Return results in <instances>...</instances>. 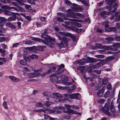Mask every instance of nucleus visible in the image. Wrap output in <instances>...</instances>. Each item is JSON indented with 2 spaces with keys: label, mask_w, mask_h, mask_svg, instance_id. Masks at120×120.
<instances>
[{
  "label": "nucleus",
  "mask_w": 120,
  "mask_h": 120,
  "mask_svg": "<svg viewBox=\"0 0 120 120\" xmlns=\"http://www.w3.org/2000/svg\"><path fill=\"white\" fill-rule=\"evenodd\" d=\"M66 15L68 16L73 18H77V16L83 18L84 17V16L83 15L78 13L73 12L70 9H69L67 10V13L66 14Z\"/></svg>",
  "instance_id": "obj_1"
},
{
  "label": "nucleus",
  "mask_w": 120,
  "mask_h": 120,
  "mask_svg": "<svg viewBox=\"0 0 120 120\" xmlns=\"http://www.w3.org/2000/svg\"><path fill=\"white\" fill-rule=\"evenodd\" d=\"M110 99H108L106 103L105 104L104 107H101V106H99V108H101V109L103 111V112L105 113L106 114L109 116H111L112 115V114L110 112H109V106L110 104L108 101H110Z\"/></svg>",
  "instance_id": "obj_2"
},
{
  "label": "nucleus",
  "mask_w": 120,
  "mask_h": 120,
  "mask_svg": "<svg viewBox=\"0 0 120 120\" xmlns=\"http://www.w3.org/2000/svg\"><path fill=\"white\" fill-rule=\"evenodd\" d=\"M65 76L63 75H60L59 77V78L60 79H62L58 81H57V82H56L57 83H63L64 85L67 86H69L72 84V82H67L68 81V80L64 79L65 78Z\"/></svg>",
  "instance_id": "obj_3"
},
{
  "label": "nucleus",
  "mask_w": 120,
  "mask_h": 120,
  "mask_svg": "<svg viewBox=\"0 0 120 120\" xmlns=\"http://www.w3.org/2000/svg\"><path fill=\"white\" fill-rule=\"evenodd\" d=\"M79 94L78 93H75L73 94H64V96L68 98L69 97L70 98L72 99H76L78 100H79V99L78 96L79 95Z\"/></svg>",
  "instance_id": "obj_4"
},
{
  "label": "nucleus",
  "mask_w": 120,
  "mask_h": 120,
  "mask_svg": "<svg viewBox=\"0 0 120 120\" xmlns=\"http://www.w3.org/2000/svg\"><path fill=\"white\" fill-rule=\"evenodd\" d=\"M57 37L60 40L61 42L63 41L66 46H68V39H67L64 37H61L60 36L57 34H56Z\"/></svg>",
  "instance_id": "obj_5"
},
{
  "label": "nucleus",
  "mask_w": 120,
  "mask_h": 120,
  "mask_svg": "<svg viewBox=\"0 0 120 120\" xmlns=\"http://www.w3.org/2000/svg\"><path fill=\"white\" fill-rule=\"evenodd\" d=\"M73 7L72 8V9L74 11L80 12L83 11V9L82 8L79 7L78 5L75 4H73Z\"/></svg>",
  "instance_id": "obj_6"
},
{
  "label": "nucleus",
  "mask_w": 120,
  "mask_h": 120,
  "mask_svg": "<svg viewBox=\"0 0 120 120\" xmlns=\"http://www.w3.org/2000/svg\"><path fill=\"white\" fill-rule=\"evenodd\" d=\"M50 81L52 82H56L58 80V78L55 74H53L49 76Z\"/></svg>",
  "instance_id": "obj_7"
},
{
  "label": "nucleus",
  "mask_w": 120,
  "mask_h": 120,
  "mask_svg": "<svg viewBox=\"0 0 120 120\" xmlns=\"http://www.w3.org/2000/svg\"><path fill=\"white\" fill-rule=\"evenodd\" d=\"M1 8L2 9H6L8 10L13 9L17 12H19L18 9L15 7H9L7 5H4L1 6Z\"/></svg>",
  "instance_id": "obj_8"
},
{
  "label": "nucleus",
  "mask_w": 120,
  "mask_h": 120,
  "mask_svg": "<svg viewBox=\"0 0 120 120\" xmlns=\"http://www.w3.org/2000/svg\"><path fill=\"white\" fill-rule=\"evenodd\" d=\"M31 39L32 40L38 42H41L46 45H48V44L47 42H46L45 41H44L43 40L40 38L32 37L31 38Z\"/></svg>",
  "instance_id": "obj_9"
},
{
  "label": "nucleus",
  "mask_w": 120,
  "mask_h": 120,
  "mask_svg": "<svg viewBox=\"0 0 120 120\" xmlns=\"http://www.w3.org/2000/svg\"><path fill=\"white\" fill-rule=\"evenodd\" d=\"M110 109V111L114 115H116V112L115 110L114 106L112 102H111Z\"/></svg>",
  "instance_id": "obj_10"
},
{
  "label": "nucleus",
  "mask_w": 120,
  "mask_h": 120,
  "mask_svg": "<svg viewBox=\"0 0 120 120\" xmlns=\"http://www.w3.org/2000/svg\"><path fill=\"white\" fill-rule=\"evenodd\" d=\"M63 112L64 113H67L70 114H77L76 111L69 109H68L67 110H64Z\"/></svg>",
  "instance_id": "obj_11"
},
{
  "label": "nucleus",
  "mask_w": 120,
  "mask_h": 120,
  "mask_svg": "<svg viewBox=\"0 0 120 120\" xmlns=\"http://www.w3.org/2000/svg\"><path fill=\"white\" fill-rule=\"evenodd\" d=\"M51 95V98H61L62 97V95L59 93H53Z\"/></svg>",
  "instance_id": "obj_12"
},
{
  "label": "nucleus",
  "mask_w": 120,
  "mask_h": 120,
  "mask_svg": "<svg viewBox=\"0 0 120 120\" xmlns=\"http://www.w3.org/2000/svg\"><path fill=\"white\" fill-rule=\"evenodd\" d=\"M42 112L44 113L47 114L53 113L54 110H52L49 109L43 108Z\"/></svg>",
  "instance_id": "obj_13"
},
{
  "label": "nucleus",
  "mask_w": 120,
  "mask_h": 120,
  "mask_svg": "<svg viewBox=\"0 0 120 120\" xmlns=\"http://www.w3.org/2000/svg\"><path fill=\"white\" fill-rule=\"evenodd\" d=\"M61 103H63L65 101H68L69 102H72V101L71 100H70V99L68 98L67 97H66L65 98H64V99H60L58 100Z\"/></svg>",
  "instance_id": "obj_14"
},
{
  "label": "nucleus",
  "mask_w": 120,
  "mask_h": 120,
  "mask_svg": "<svg viewBox=\"0 0 120 120\" xmlns=\"http://www.w3.org/2000/svg\"><path fill=\"white\" fill-rule=\"evenodd\" d=\"M35 49L37 50H39L41 51H42L44 50V48H45L46 47L43 45H39L36 47H34Z\"/></svg>",
  "instance_id": "obj_15"
},
{
  "label": "nucleus",
  "mask_w": 120,
  "mask_h": 120,
  "mask_svg": "<svg viewBox=\"0 0 120 120\" xmlns=\"http://www.w3.org/2000/svg\"><path fill=\"white\" fill-rule=\"evenodd\" d=\"M105 30L107 32L113 31L115 32L117 30L115 27H114L105 29Z\"/></svg>",
  "instance_id": "obj_16"
},
{
  "label": "nucleus",
  "mask_w": 120,
  "mask_h": 120,
  "mask_svg": "<svg viewBox=\"0 0 120 120\" xmlns=\"http://www.w3.org/2000/svg\"><path fill=\"white\" fill-rule=\"evenodd\" d=\"M16 16L15 15H13L12 16L9 17L8 20L9 21H15L16 19Z\"/></svg>",
  "instance_id": "obj_17"
},
{
  "label": "nucleus",
  "mask_w": 120,
  "mask_h": 120,
  "mask_svg": "<svg viewBox=\"0 0 120 120\" xmlns=\"http://www.w3.org/2000/svg\"><path fill=\"white\" fill-rule=\"evenodd\" d=\"M96 47L100 49H105V46H107L105 45H103L101 44L100 43H97L95 45Z\"/></svg>",
  "instance_id": "obj_18"
},
{
  "label": "nucleus",
  "mask_w": 120,
  "mask_h": 120,
  "mask_svg": "<svg viewBox=\"0 0 120 120\" xmlns=\"http://www.w3.org/2000/svg\"><path fill=\"white\" fill-rule=\"evenodd\" d=\"M87 60V62L89 63H93L96 61L95 59L89 57L88 58Z\"/></svg>",
  "instance_id": "obj_19"
},
{
  "label": "nucleus",
  "mask_w": 120,
  "mask_h": 120,
  "mask_svg": "<svg viewBox=\"0 0 120 120\" xmlns=\"http://www.w3.org/2000/svg\"><path fill=\"white\" fill-rule=\"evenodd\" d=\"M52 93H50L48 92H45L43 93V95L45 96H48L49 98H51Z\"/></svg>",
  "instance_id": "obj_20"
},
{
  "label": "nucleus",
  "mask_w": 120,
  "mask_h": 120,
  "mask_svg": "<svg viewBox=\"0 0 120 120\" xmlns=\"http://www.w3.org/2000/svg\"><path fill=\"white\" fill-rule=\"evenodd\" d=\"M4 12L6 15L8 16L11 15L12 14L14 13V12H11L10 11L7 10H4Z\"/></svg>",
  "instance_id": "obj_21"
},
{
  "label": "nucleus",
  "mask_w": 120,
  "mask_h": 120,
  "mask_svg": "<svg viewBox=\"0 0 120 120\" xmlns=\"http://www.w3.org/2000/svg\"><path fill=\"white\" fill-rule=\"evenodd\" d=\"M104 90L103 89H101L98 91L97 93V95L99 96L102 95L104 92Z\"/></svg>",
  "instance_id": "obj_22"
},
{
  "label": "nucleus",
  "mask_w": 120,
  "mask_h": 120,
  "mask_svg": "<svg viewBox=\"0 0 120 120\" xmlns=\"http://www.w3.org/2000/svg\"><path fill=\"white\" fill-rule=\"evenodd\" d=\"M44 104L46 106L48 107L50 105L53 104V102L49 101H45L44 103Z\"/></svg>",
  "instance_id": "obj_23"
},
{
  "label": "nucleus",
  "mask_w": 120,
  "mask_h": 120,
  "mask_svg": "<svg viewBox=\"0 0 120 120\" xmlns=\"http://www.w3.org/2000/svg\"><path fill=\"white\" fill-rule=\"evenodd\" d=\"M105 49L107 50H111L112 51H115L116 50V48H113L111 47V46H105Z\"/></svg>",
  "instance_id": "obj_24"
},
{
  "label": "nucleus",
  "mask_w": 120,
  "mask_h": 120,
  "mask_svg": "<svg viewBox=\"0 0 120 120\" xmlns=\"http://www.w3.org/2000/svg\"><path fill=\"white\" fill-rule=\"evenodd\" d=\"M28 77L29 78H32L36 77L34 72L31 73H28Z\"/></svg>",
  "instance_id": "obj_25"
},
{
  "label": "nucleus",
  "mask_w": 120,
  "mask_h": 120,
  "mask_svg": "<svg viewBox=\"0 0 120 120\" xmlns=\"http://www.w3.org/2000/svg\"><path fill=\"white\" fill-rule=\"evenodd\" d=\"M48 35L47 33H43L42 34V35H41V36L42 38H44L45 40L47 41V40L46 37Z\"/></svg>",
  "instance_id": "obj_26"
},
{
  "label": "nucleus",
  "mask_w": 120,
  "mask_h": 120,
  "mask_svg": "<svg viewBox=\"0 0 120 120\" xmlns=\"http://www.w3.org/2000/svg\"><path fill=\"white\" fill-rule=\"evenodd\" d=\"M29 57L30 59H37L38 58V56L35 54H33L31 56H29Z\"/></svg>",
  "instance_id": "obj_27"
},
{
  "label": "nucleus",
  "mask_w": 120,
  "mask_h": 120,
  "mask_svg": "<svg viewBox=\"0 0 120 120\" xmlns=\"http://www.w3.org/2000/svg\"><path fill=\"white\" fill-rule=\"evenodd\" d=\"M113 47L115 48H118L120 47V44L119 43H117L113 44Z\"/></svg>",
  "instance_id": "obj_28"
},
{
  "label": "nucleus",
  "mask_w": 120,
  "mask_h": 120,
  "mask_svg": "<svg viewBox=\"0 0 120 120\" xmlns=\"http://www.w3.org/2000/svg\"><path fill=\"white\" fill-rule=\"evenodd\" d=\"M44 106V105L42 103L40 102H38L36 103L35 106L37 107H42Z\"/></svg>",
  "instance_id": "obj_29"
},
{
  "label": "nucleus",
  "mask_w": 120,
  "mask_h": 120,
  "mask_svg": "<svg viewBox=\"0 0 120 120\" xmlns=\"http://www.w3.org/2000/svg\"><path fill=\"white\" fill-rule=\"evenodd\" d=\"M85 63V62L82 61L81 60H80L77 61V63L80 65H84Z\"/></svg>",
  "instance_id": "obj_30"
},
{
  "label": "nucleus",
  "mask_w": 120,
  "mask_h": 120,
  "mask_svg": "<svg viewBox=\"0 0 120 120\" xmlns=\"http://www.w3.org/2000/svg\"><path fill=\"white\" fill-rule=\"evenodd\" d=\"M59 33L60 34L66 36H68L70 34V33L64 32H60Z\"/></svg>",
  "instance_id": "obj_31"
},
{
  "label": "nucleus",
  "mask_w": 120,
  "mask_h": 120,
  "mask_svg": "<svg viewBox=\"0 0 120 120\" xmlns=\"http://www.w3.org/2000/svg\"><path fill=\"white\" fill-rule=\"evenodd\" d=\"M106 11H103L101 12L100 13V15L103 18H105V15H106Z\"/></svg>",
  "instance_id": "obj_32"
},
{
  "label": "nucleus",
  "mask_w": 120,
  "mask_h": 120,
  "mask_svg": "<svg viewBox=\"0 0 120 120\" xmlns=\"http://www.w3.org/2000/svg\"><path fill=\"white\" fill-rule=\"evenodd\" d=\"M103 25H105V26L106 28H108L109 27L108 24L109 22L107 21L103 22Z\"/></svg>",
  "instance_id": "obj_33"
},
{
  "label": "nucleus",
  "mask_w": 120,
  "mask_h": 120,
  "mask_svg": "<svg viewBox=\"0 0 120 120\" xmlns=\"http://www.w3.org/2000/svg\"><path fill=\"white\" fill-rule=\"evenodd\" d=\"M46 38H47V39H48L50 41H54L55 40V39H52L51 37L49 35H48L46 37Z\"/></svg>",
  "instance_id": "obj_34"
},
{
  "label": "nucleus",
  "mask_w": 120,
  "mask_h": 120,
  "mask_svg": "<svg viewBox=\"0 0 120 120\" xmlns=\"http://www.w3.org/2000/svg\"><path fill=\"white\" fill-rule=\"evenodd\" d=\"M40 71L38 70L37 71L34 72L36 77L40 75L41 73Z\"/></svg>",
  "instance_id": "obj_35"
},
{
  "label": "nucleus",
  "mask_w": 120,
  "mask_h": 120,
  "mask_svg": "<svg viewBox=\"0 0 120 120\" xmlns=\"http://www.w3.org/2000/svg\"><path fill=\"white\" fill-rule=\"evenodd\" d=\"M114 59V57L112 56L108 57L106 58V60H113Z\"/></svg>",
  "instance_id": "obj_36"
},
{
  "label": "nucleus",
  "mask_w": 120,
  "mask_h": 120,
  "mask_svg": "<svg viewBox=\"0 0 120 120\" xmlns=\"http://www.w3.org/2000/svg\"><path fill=\"white\" fill-rule=\"evenodd\" d=\"M17 7L18 8V10L19 11L20 10L21 11L23 12H25V9L22 8V7L19 6H18Z\"/></svg>",
  "instance_id": "obj_37"
},
{
  "label": "nucleus",
  "mask_w": 120,
  "mask_h": 120,
  "mask_svg": "<svg viewBox=\"0 0 120 120\" xmlns=\"http://www.w3.org/2000/svg\"><path fill=\"white\" fill-rule=\"evenodd\" d=\"M110 94V92L107 91L105 94L104 96L105 98H106L108 97L109 96Z\"/></svg>",
  "instance_id": "obj_38"
},
{
  "label": "nucleus",
  "mask_w": 120,
  "mask_h": 120,
  "mask_svg": "<svg viewBox=\"0 0 120 120\" xmlns=\"http://www.w3.org/2000/svg\"><path fill=\"white\" fill-rule=\"evenodd\" d=\"M108 83V80L107 79H105L102 80V84L103 85H106Z\"/></svg>",
  "instance_id": "obj_39"
},
{
  "label": "nucleus",
  "mask_w": 120,
  "mask_h": 120,
  "mask_svg": "<svg viewBox=\"0 0 120 120\" xmlns=\"http://www.w3.org/2000/svg\"><path fill=\"white\" fill-rule=\"evenodd\" d=\"M56 69V67L55 66L53 67L52 68V67H51L49 69V70H50V71L51 72H50V73L54 71L55 69Z\"/></svg>",
  "instance_id": "obj_40"
},
{
  "label": "nucleus",
  "mask_w": 120,
  "mask_h": 120,
  "mask_svg": "<svg viewBox=\"0 0 120 120\" xmlns=\"http://www.w3.org/2000/svg\"><path fill=\"white\" fill-rule=\"evenodd\" d=\"M20 64L23 65H25L26 64V62L25 60H21L20 61Z\"/></svg>",
  "instance_id": "obj_41"
},
{
  "label": "nucleus",
  "mask_w": 120,
  "mask_h": 120,
  "mask_svg": "<svg viewBox=\"0 0 120 120\" xmlns=\"http://www.w3.org/2000/svg\"><path fill=\"white\" fill-rule=\"evenodd\" d=\"M3 106L4 107V108L6 109H8V107L7 102L5 101H4L3 103Z\"/></svg>",
  "instance_id": "obj_42"
},
{
  "label": "nucleus",
  "mask_w": 120,
  "mask_h": 120,
  "mask_svg": "<svg viewBox=\"0 0 120 120\" xmlns=\"http://www.w3.org/2000/svg\"><path fill=\"white\" fill-rule=\"evenodd\" d=\"M105 101V99H100L98 101V102L101 104H102L104 103Z\"/></svg>",
  "instance_id": "obj_43"
},
{
  "label": "nucleus",
  "mask_w": 120,
  "mask_h": 120,
  "mask_svg": "<svg viewBox=\"0 0 120 120\" xmlns=\"http://www.w3.org/2000/svg\"><path fill=\"white\" fill-rule=\"evenodd\" d=\"M50 72H51V71H50L48 70L46 72L41 74V76H45V75H47L49 74V73H50Z\"/></svg>",
  "instance_id": "obj_44"
},
{
  "label": "nucleus",
  "mask_w": 120,
  "mask_h": 120,
  "mask_svg": "<svg viewBox=\"0 0 120 120\" xmlns=\"http://www.w3.org/2000/svg\"><path fill=\"white\" fill-rule=\"evenodd\" d=\"M43 109H34L33 110V111L34 112H42Z\"/></svg>",
  "instance_id": "obj_45"
},
{
  "label": "nucleus",
  "mask_w": 120,
  "mask_h": 120,
  "mask_svg": "<svg viewBox=\"0 0 120 120\" xmlns=\"http://www.w3.org/2000/svg\"><path fill=\"white\" fill-rule=\"evenodd\" d=\"M85 69V67L83 66H81L78 67V69L81 71H82Z\"/></svg>",
  "instance_id": "obj_46"
},
{
  "label": "nucleus",
  "mask_w": 120,
  "mask_h": 120,
  "mask_svg": "<svg viewBox=\"0 0 120 120\" xmlns=\"http://www.w3.org/2000/svg\"><path fill=\"white\" fill-rule=\"evenodd\" d=\"M57 21L58 22H63L64 20L62 19L60 17H57Z\"/></svg>",
  "instance_id": "obj_47"
},
{
  "label": "nucleus",
  "mask_w": 120,
  "mask_h": 120,
  "mask_svg": "<svg viewBox=\"0 0 120 120\" xmlns=\"http://www.w3.org/2000/svg\"><path fill=\"white\" fill-rule=\"evenodd\" d=\"M95 56L98 58H102L104 57V56L101 55H96Z\"/></svg>",
  "instance_id": "obj_48"
},
{
  "label": "nucleus",
  "mask_w": 120,
  "mask_h": 120,
  "mask_svg": "<svg viewBox=\"0 0 120 120\" xmlns=\"http://www.w3.org/2000/svg\"><path fill=\"white\" fill-rule=\"evenodd\" d=\"M23 58L24 59L26 62L27 61L30 62V58H29V56L28 57L24 56Z\"/></svg>",
  "instance_id": "obj_49"
},
{
  "label": "nucleus",
  "mask_w": 120,
  "mask_h": 120,
  "mask_svg": "<svg viewBox=\"0 0 120 120\" xmlns=\"http://www.w3.org/2000/svg\"><path fill=\"white\" fill-rule=\"evenodd\" d=\"M107 88L110 90H111L112 89V87L111 86V83H108V85L107 86Z\"/></svg>",
  "instance_id": "obj_50"
},
{
  "label": "nucleus",
  "mask_w": 120,
  "mask_h": 120,
  "mask_svg": "<svg viewBox=\"0 0 120 120\" xmlns=\"http://www.w3.org/2000/svg\"><path fill=\"white\" fill-rule=\"evenodd\" d=\"M0 21L3 23V22H5L6 21L5 18L4 17H0Z\"/></svg>",
  "instance_id": "obj_51"
},
{
  "label": "nucleus",
  "mask_w": 120,
  "mask_h": 120,
  "mask_svg": "<svg viewBox=\"0 0 120 120\" xmlns=\"http://www.w3.org/2000/svg\"><path fill=\"white\" fill-rule=\"evenodd\" d=\"M57 45L59 46L60 49H61L62 48L64 47V45L63 43L61 42L60 43L58 44H57Z\"/></svg>",
  "instance_id": "obj_52"
},
{
  "label": "nucleus",
  "mask_w": 120,
  "mask_h": 120,
  "mask_svg": "<svg viewBox=\"0 0 120 120\" xmlns=\"http://www.w3.org/2000/svg\"><path fill=\"white\" fill-rule=\"evenodd\" d=\"M61 113V112L59 110H55L54 113L55 114H60Z\"/></svg>",
  "instance_id": "obj_53"
},
{
  "label": "nucleus",
  "mask_w": 120,
  "mask_h": 120,
  "mask_svg": "<svg viewBox=\"0 0 120 120\" xmlns=\"http://www.w3.org/2000/svg\"><path fill=\"white\" fill-rule=\"evenodd\" d=\"M20 81V79H19L17 78L16 77H15L14 79L13 82H17Z\"/></svg>",
  "instance_id": "obj_54"
},
{
  "label": "nucleus",
  "mask_w": 120,
  "mask_h": 120,
  "mask_svg": "<svg viewBox=\"0 0 120 120\" xmlns=\"http://www.w3.org/2000/svg\"><path fill=\"white\" fill-rule=\"evenodd\" d=\"M106 40L108 41H113L114 39L112 38L109 37L106 38Z\"/></svg>",
  "instance_id": "obj_55"
},
{
  "label": "nucleus",
  "mask_w": 120,
  "mask_h": 120,
  "mask_svg": "<svg viewBox=\"0 0 120 120\" xmlns=\"http://www.w3.org/2000/svg\"><path fill=\"white\" fill-rule=\"evenodd\" d=\"M64 71L63 70H58V72L56 73L57 75H59Z\"/></svg>",
  "instance_id": "obj_56"
},
{
  "label": "nucleus",
  "mask_w": 120,
  "mask_h": 120,
  "mask_svg": "<svg viewBox=\"0 0 120 120\" xmlns=\"http://www.w3.org/2000/svg\"><path fill=\"white\" fill-rule=\"evenodd\" d=\"M27 2L29 3L30 4H32L34 3L33 2L35 1L36 0H26Z\"/></svg>",
  "instance_id": "obj_57"
},
{
  "label": "nucleus",
  "mask_w": 120,
  "mask_h": 120,
  "mask_svg": "<svg viewBox=\"0 0 120 120\" xmlns=\"http://www.w3.org/2000/svg\"><path fill=\"white\" fill-rule=\"evenodd\" d=\"M25 8L26 9L28 10H30V6L27 4H25Z\"/></svg>",
  "instance_id": "obj_58"
},
{
  "label": "nucleus",
  "mask_w": 120,
  "mask_h": 120,
  "mask_svg": "<svg viewBox=\"0 0 120 120\" xmlns=\"http://www.w3.org/2000/svg\"><path fill=\"white\" fill-rule=\"evenodd\" d=\"M115 0H109L108 1V4L111 5L112 3L115 2Z\"/></svg>",
  "instance_id": "obj_59"
},
{
  "label": "nucleus",
  "mask_w": 120,
  "mask_h": 120,
  "mask_svg": "<svg viewBox=\"0 0 120 120\" xmlns=\"http://www.w3.org/2000/svg\"><path fill=\"white\" fill-rule=\"evenodd\" d=\"M15 77L13 76H8L9 78L12 81H13Z\"/></svg>",
  "instance_id": "obj_60"
},
{
  "label": "nucleus",
  "mask_w": 120,
  "mask_h": 120,
  "mask_svg": "<svg viewBox=\"0 0 120 120\" xmlns=\"http://www.w3.org/2000/svg\"><path fill=\"white\" fill-rule=\"evenodd\" d=\"M6 38L4 37H0V42H2L6 40Z\"/></svg>",
  "instance_id": "obj_61"
},
{
  "label": "nucleus",
  "mask_w": 120,
  "mask_h": 120,
  "mask_svg": "<svg viewBox=\"0 0 120 120\" xmlns=\"http://www.w3.org/2000/svg\"><path fill=\"white\" fill-rule=\"evenodd\" d=\"M32 43V41H26L25 42V44L27 45H31Z\"/></svg>",
  "instance_id": "obj_62"
},
{
  "label": "nucleus",
  "mask_w": 120,
  "mask_h": 120,
  "mask_svg": "<svg viewBox=\"0 0 120 120\" xmlns=\"http://www.w3.org/2000/svg\"><path fill=\"white\" fill-rule=\"evenodd\" d=\"M44 118L45 119H49L50 117L47 114H45L44 115Z\"/></svg>",
  "instance_id": "obj_63"
},
{
  "label": "nucleus",
  "mask_w": 120,
  "mask_h": 120,
  "mask_svg": "<svg viewBox=\"0 0 120 120\" xmlns=\"http://www.w3.org/2000/svg\"><path fill=\"white\" fill-rule=\"evenodd\" d=\"M107 61L106 60H103L101 62V63L102 65H103L105 64L106 63Z\"/></svg>",
  "instance_id": "obj_64"
}]
</instances>
